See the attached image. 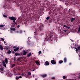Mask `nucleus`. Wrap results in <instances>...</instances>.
<instances>
[{
  "label": "nucleus",
  "instance_id": "1",
  "mask_svg": "<svg viewBox=\"0 0 80 80\" xmlns=\"http://www.w3.org/2000/svg\"><path fill=\"white\" fill-rule=\"evenodd\" d=\"M51 32H49L48 34V35H47L46 38H45V40H47V41H48V40H52L51 38H57V34H55L54 32H53L52 30Z\"/></svg>",
  "mask_w": 80,
  "mask_h": 80
},
{
  "label": "nucleus",
  "instance_id": "2",
  "mask_svg": "<svg viewBox=\"0 0 80 80\" xmlns=\"http://www.w3.org/2000/svg\"><path fill=\"white\" fill-rule=\"evenodd\" d=\"M39 27V29H38L37 28H34L33 29L34 30L36 31V32H37V31H40V32H42V31L43 30V26H40Z\"/></svg>",
  "mask_w": 80,
  "mask_h": 80
},
{
  "label": "nucleus",
  "instance_id": "3",
  "mask_svg": "<svg viewBox=\"0 0 80 80\" xmlns=\"http://www.w3.org/2000/svg\"><path fill=\"white\" fill-rule=\"evenodd\" d=\"M9 19H10L11 20H12L13 23H15V21H16V18L15 17H9Z\"/></svg>",
  "mask_w": 80,
  "mask_h": 80
},
{
  "label": "nucleus",
  "instance_id": "4",
  "mask_svg": "<svg viewBox=\"0 0 80 80\" xmlns=\"http://www.w3.org/2000/svg\"><path fill=\"white\" fill-rule=\"evenodd\" d=\"M52 20H53L52 19H51L50 20H49V21H48V20H47L46 19L45 20V22H47V23H52Z\"/></svg>",
  "mask_w": 80,
  "mask_h": 80
},
{
  "label": "nucleus",
  "instance_id": "5",
  "mask_svg": "<svg viewBox=\"0 0 80 80\" xmlns=\"http://www.w3.org/2000/svg\"><path fill=\"white\" fill-rule=\"evenodd\" d=\"M51 62L52 65H55V64L57 63V62H55V61L54 60H52Z\"/></svg>",
  "mask_w": 80,
  "mask_h": 80
},
{
  "label": "nucleus",
  "instance_id": "6",
  "mask_svg": "<svg viewBox=\"0 0 80 80\" xmlns=\"http://www.w3.org/2000/svg\"><path fill=\"white\" fill-rule=\"evenodd\" d=\"M44 65H45V66H48L49 65V62L48 61H46Z\"/></svg>",
  "mask_w": 80,
  "mask_h": 80
},
{
  "label": "nucleus",
  "instance_id": "7",
  "mask_svg": "<svg viewBox=\"0 0 80 80\" xmlns=\"http://www.w3.org/2000/svg\"><path fill=\"white\" fill-rule=\"evenodd\" d=\"M2 65L4 67H6L7 65H6V63L5 62V61H2Z\"/></svg>",
  "mask_w": 80,
  "mask_h": 80
},
{
  "label": "nucleus",
  "instance_id": "8",
  "mask_svg": "<svg viewBox=\"0 0 80 80\" xmlns=\"http://www.w3.org/2000/svg\"><path fill=\"white\" fill-rule=\"evenodd\" d=\"M10 29L11 30L10 31H14L15 32V31L16 30V29L15 28H11Z\"/></svg>",
  "mask_w": 80,
  "mask_h": 80
},
{
  "label": "nucleus",
  "instance_id": "9",
  "mask_svg": "<svg viewBox=\"0 0 80 80\" xmlns=\"http://www.w3.org/2000/svg\"><path fill=\"white\" fill-rule=\"evenodd\" d=\"M35 63L37 65H40V63L38 62V61H35ZM40 63V64H39Z\"/></svg>",
  "mask_w": 80,
  "mask_h": 80
},
{
  "label": "nucleus",
  "instance_id": "10",
  "mask_svg": "<svg viewBox=\"0 0 80 80\" xmlns=\"http://www.w3.org/2000/svg\"><path fill=\"white\" fill-rule=\"evenodd\" d=\"M4 62H5V63H6V64H8V59H7V58H5Z\"/></svg>",
  "mask_w": 80,
  "mask_h": 80
},
{
  "label": "nucleus",
  "instance_id": "11",
  "mask_svg": "<svg viewBox=\"0 0 80 80\" xmlns=\"http://www.w3.org/2000/svg\"><path fill=\"white\" fill-rule=\"evenodd\" d=\"M19 50V47H17L16 48L14 49V52H17V51H18Z\"/></svg>",
  "mask_w": 80,
  "mask_h": 80
},
{
  "label": "nucleus",
  "instance_id": "12",
  "mask_svg": "<svg viewBox=\"0 0 80 80\" xmlns=\"http://www.w3.org/2000/svg\"><path fill=\"white\" fill-rule=\"evenodd\" d=\"M67 58H64L63 59V62L64 63H66L67 62Z\"/></svg>",
  "mask_w": 80,
  "mask_h": 80
},
{
  "label": "nucleus",
  "instance_id": "13",
  "mask_svg": "<svg viewBox=\"0 0 80 80\" xmlns=\"http://www.w3.org/2000/svg\"><path fill=\"white\" fill-rule=\"evenodd\" d=\"M63 27H65V28H68V29H70V27H68V26H66V25H63Z\"/></svg>",
  "mask_w": 80,
  "mask_h": 80
},
{
  "label": "nucleus",
  "instance_id": "14",
  "mask_svg": "<svg viewBox=\"0 0 80 80\" xmlns=\"http://www.w3.org/2000/svg\"><path fill=\"white\" fill-rule=\"evenodd\" d=\"M41 77H43V78H44V77H47V74H43L41 75Z\"/></svg>",
  "mask_w": 80,
  "mask_h": 80
},
{
  "label": "nucleus",
  "instance_id": "15",
  "mask_svg": "<svg viewBox=\"0 0 80 80\" xmlns=\"http://www.w3.org/2000/svg\"><path fill=\"white\" fill-rule=\"evenodd\" d=\"M75 20V18H72L70 19V21L71 22H73Z\"/></svg>",
  "mask_w": 80,
  "mask_h": 80
},
{
  "label": "nucleus",
  "instance_id": "16",
  "mask_svg": "<svg viewBox=\"0 0 80 80\" xmlns=\"http://www.w3.org/2000/svg\"><path fill=\"white\" fill-rule=\"evenodd\" d=\"M80 46H79L78 47V49H79V53L78 54V55L80 57Z\"/></svg>",
  "mask_w": 80,
  "mask_h": 80
},
{
  "label": "nucleus",
  "instance_id": "17",
  "mask_svg": "<svg viewBox=\"0 0 80 80\" xmlns=\"http://www.w3.org/2000/svg\"><path fill=\"white\" fill-rule=\"evenodd\" d=\"M25 77L26 78H30V76L28 75V74H27L25 75Z\"/></svg>",
  "mask_w": 80,
  "mask_h": 80
},
{
  "label": "nucleus",
  "instance_id": "18",
  "mask_svg": "<svg viewBox=\"0 0 80 80\" xmlns=\"http://www.w3.org/2000/svg\"><path fill=\"white\" fill-rule=\"evenodd\" d=\"M78 29V31L77 32V33H80V26L79 27Z\"/></svg>",
  "mask_w": 80,
  "mask_h": 80
},
{
  "label": "nucleus",
  "instance_id": "19",
  "mask_svg": "<svg viewBox=\"0 0 80 80\" xmlns=\"http://www.w3.org/2000/svg\"><path fill=\"white\" fill-rule=\"evenodd\" d=\"M0 49L1 50H3V48L2 47V45H0Z\"/></svg>",
  "mask_w": 80,
  "mask_h": 80
},
{
  "label": "nucleus",
  "instance_id": "20",
  "mask_svg": "<svg viewBox=\"0 0 80 80\" xmlns=\"http://www.w3.org/2000/svg\"><path fill=\"white\" fill-rule=\"evenodd\" d=\"M15 57H16L17 56H18V55H20V53H15Z\"/></svg>",
  "mask_w": 80,
  "mask_h": 80
},
{
  "label": "nucleus",
  "instance_id": "21",
  "mask_svg": "<svg viewBox=\"0 0 80 80\" xmlns=\"http://www.w3.org/2000/svg\"><path fill=\"white\" fill-rule=\"evenodd\" d=\"M12 53V52H11V51L10 50H9L7 52V53L8 54H10V53Z\"/></svg>",
  "mask_w": 80,
  "mask_h": 80
},
{
  "label": "nucleus",
  "instance_id": "22",
  "mask_svg": "<svg viewBox=\"0 0 80 80\" xmlns=\"http://www.w3.org/2000/svg\"><path fill=\"white\" fill-rule=\"evenodd\" d=\"M28 57H30L31 56V53H29L27 55Z\"/></svg>",
  "mask_w": 80,
  "mask_h": 80
},
{
  "label": "nucleus",
  "instance_id": "23",
  "mask_svg": "<svg viewBox=\"0 0 80 80\" xmlns=\"http://www.w3.org/2000/svg\"><path fill=\"white\" fill-rule=\"evenodd\" d=\"M3 7L4 8H7V5L6 4L4 5L3 6Z\"/></svg>",
  "mask_w": 80,
  "mask_h": 80
},
{
  "label": "nucleus",
  "instance_id": "24",
  "mask_svg": "<svg viewBox=\"0 0 80 80\" xmlns=\"http://www.w3.org/2000/svg\"><path fill=\"white\" fill-rule=\"evenodd\" d=\"M23 52H24L23 53V55H27V52H25L24 51Z\"/></svg>",
  "mask_w": 80,
  "mask_h": 80
},
{
  "label": "nucleus",
  "instance_id": "25",
  "mask_svg": "<svg viewBox=\"0 0 80 80\" xmlns=\"http://www.w3.org/2000/svg\"><path fill=\"white\" fill-rule=\"evenodd\" d=\"M63 61L60 60L59 62V63H60V64H61V63H63Z\"/></svg>",
  "mask_w": 80,
  "mask_h": 80
},
{
  "label": "nucleus",
  "instance_id": "26",
  "mask_svg": "<svg viewBox=\"0 0 80 80\" xmlns=\"http://www.w3.org/2000/svg\"><path fill=\"white\" fill-rule=\"evenodd\" d=\"M5 27V25H0V27L1 28H2V27Z\"/></svg>",
  "mask_w": 80,
  "mask_h": 80
},
{
  "label": "nucleus",
  "instance_id": "27",
  "mask_svg": "<svg viewBox=\"0 0 80 80\" xmlns=\"http://www.w3.org/2000/svg\"><path fill=\"white\" fill-rule=\"evenodd\" d=\"M62 78H63V79H66V78H67V77L65 76H63Z\"/></svg>",
  "mask_w": 80,
  "mask_h": 80
},
{
  "label": "nucleus",
  "instance_id": "28",
  "mask_svg": "<svg viewBox=\"0 0 80 80\" xmlns=\"http://www.w3.org/2000/svg\"><path fill=\"white\" fill-rule=\"evenodd\" d=\"M76 49V52H78V50L79 51V49H78V48H75Z\"/></svg>",
  "mask_w": 80,
  "mask_h": 80
},
{
  "label": "nucleus",
  "instance_id": "29",
  "mask_svg": "<svg viewBox=\"0 0 80 80\" xmlns=\"http://www.w3.org/2000/svg\"><path fill=\"white\" fill-rule=\"evenodd\" d=\"M16 60H17V59H16V58L14 57L13 58V61H14V62H15V61H16Z\"/></svg>",
  "mask_w": 80,
  "mask_h": 80
},
{
  "label": "nucleus",
  "instance_id": "30",
  "mask_svg": "<svg viewBox=\"0 0 80 80\" xmlns=\"http://www.w3.org/2000/svg\"><path fill=\"white\" fill-rule=\"evenodd\" d=\"M12 3H16V2H15V0H12Z\"/></svg>",
  "mask_w": 80,
  "mask_h": 80
},
{
  "label": "nucleus",
  "instance_id": "31",
  "mask_svg": "<svg viewBox=\"0 0 80 80\" xmlns=\"http://www.w3.org/2000/svg\"><path fill=\"white\" fill-rule=\"evenodd\" d=\"M49 18H50V17H48L46 18V20H49Z\"/></svg>",
  "mask_w": 80,
  "mask_h": 80
},
{
  "label": "nucleus",
  "instance_id": "32",
  "mask_svg": "<svg viewBox=\"0 0 80 80\" xmlns=\"http://www.w3.org/2000/svg\"><path fill=\"white\" fill-rule=\"evenodd\" d=\"M28 75H31V72H28Z\"/></svg>",
  "mask_w": 80,
  "mask_h": 80
},
{
  "label": "nucleus",
  "instance_id": "33",
  "mask_svg": "<svg viewBox=\"0 0 80 80\" xmlns=\"http://www.w3.org/2000/svg\"><path fill=\"white\" fill-rule=\"evenodd\" d=\"M75 19H78V16H76L75 17Z\"/></svg>",
  "mask_w": 80,
  "mask_h": 80
},
{
  "label": "nucleus",
  "instance_id": "34",
  "mask_svg": "<svg viewBox=\"0 0 80 80\" xmlns=\"http://www.w3.org/2000/svg\"><path fill=\"white\" fill-rule=\"evenodd\" d=\"M15 64H13L12 66V67H15Z\"/></svg>",
  "mask_w": 80,
  "mask_h": 80
},
{
  "label": "nucleus",
  "instance_id": "35",
  "mask_svg": "<svg viewBox=\"0 0 80 80\" xmlns=\"http://www.w3.org/2000/svg\"><path fill=\"white\" fill-rule=\"evenodd\" d=\"M34 35H37V33L36 32V31H35L34 32Z\"/></svg>",
  "mask_w": 80,
  "mask_h": 80
},
{
  "label": "nucleus",
  "instance_id": "36",
  "mask_svg": "<svg viewBox=\"0 0 80 80\" xmlns=\"http://www.w3.org/2000/svg\"><path fill=\"white\" fill-rule=\"evenodd\" d=\"M5 48L6 50H8V48L7 46H6L5 47Z\"/></svg>",
  "mask_w": 80,
  "mask_h": 80
},
{
  "label": "nucleus",
  "instance_id": "37",
  "mask_svg": "<svg viewBox=\"0 0 80 80\" xmlns=\"http://www.w3.org/2000/svg\"><path fill=\"white\" fill-rule=\"evenodd\" d=\"M19 32L20 33H22V30H20Z\"/></svg>",
  "mask_w": 80,
  "mask_h": 80
},
{
  "label": "nucleus",
  "instance_id": "38",
  "mask_svg": "<svg viewBox=\"0 0 80 80\" xmlns=\"http://www.w3.org/2000/svg\"><path fill=\"white\" fill-rule=\"evenodd\" d=\"M16 80H18V79H19V78L18 77H16Z\"/></svg>",
  "mask_w": 80,
  "mask_h": 80
},
{
  "label": "nucleus",
  "instance_id": "39",
  "mask_svg": "<svg viewBox=\"0 0 80 80\" xmlns=\"http://www.w3.org/2000/svg\"><path fill=\"white\" fill-rule=\"evenodd\" d=\"M51 79H52V80H55V77H52L51 78Z\"/></svg>",
  "mask_w": 80,
  "mask_h": 80
},
{
  "label": "nucleus",
  "instance_id": "40",
  "mask_svg": "<svg viewBox=\"0 0 80 80\" xmlns=\"http://www.w3.org/2000/svg\"><path fill=\"white\" fill-rule=\"evenodd\" d=\"M63 32H67V30H63Z\"/></svg>",
  "mask_w": 80,
  "mask_h": 80
},
{
  "label": "nucleus",
  "instance_id": "41",
  "mask_svg": "<svg viewBox=\"0 0 80 80\" xmlns=\"http://www.w3.org/2000/svg\"><path fill=\"white\" fill-rule=\"evenodd\" d=\"M41 53H42V51H39V52H38L39 54H41Z\"/></svg>",
  "mask_w": 80,
  "mask_h": 80
},
{
  "label": "nucleus",
  "instance_id": "42",
  "mask_svg": "<svg viewBox=\"0 0 80 80\" xmlns=\"http://www.w3.org/2000/svg\"><path fill=\"white\" fill-rule=\"evenodd\" d=\"M3 17H6V18H7V16L6 15H3Z\"/></svg>",
  "mask_w": 80,
  "mask_h": 80
},
{
  "label": "nucleus",
  "instance_id": "43",
  "mask_svg": "<svg viewBox=\"0 0 80 80\" xmlns=\"http://www.w3.org/2000/svg\"><path fill=\"white\" fill-rule=\"evenodd\" d=\"M18 77L19 78H22V77L21 76H19Z\"/></svg>",
  "mask_w": 80,
  "mask_h": 80
},
{
  "label": "nucleus",
  "instance_id": "44",
  "mask_svg": "<svg viewBox=\"0 0 80 80\" xmlns=\"http://www.w3.org/2000/svg\"><path fill=\"white\" fill-rule=\"evenodd\" d=\"M58 12H60V8H58Z\"/></svg>",
  "mask_w": 80,
  "mask_h": 80
},
{
  "label": "nucleus",
  "instance_id": "45",
  "mask_svg": "<svg viewBox=\"0 0 80 80\" xmlns=\"http://www.w3.org/2000/svg\"><path fill=\"white\" fill-rule=\"evenodd\" d=\"M13 48H17V47H16L15 46H14L13 47Z\"/></svg>",
  "mask_w": 80,
  "mask_h": 80
},
{
  "label": "nucleus",
  "instance_id": "46",
  "mask_svg": "<svg viewBox=\"0 0 80 80\" xmlns=\"http://www.w3.org/2000/svg\"><path fill=\"white\" fill-rule=\"evenodd\" d=\"M1 40L2 41H4V39L3 38H1Z\"/></svg>",
  "mask_w": 80,
  "mask_h": 80
},
{
  "label": "nucleus",
  "instance_id": "47",
  "mask_svg": "<svg viewBox=\"0 0 80 80\" xmlns=\"http://www.w3.org/2000/svg\"><path fill=\"white\" fill-rule=\"evenodd\" d=\"M0 70L2 71L1 73H2L3 72H2V69H1V68H0Z\"/></svg>",
  "mask_w": 80,
  "mask_h": 80
},
{
  "label": "nucleus",
  "instance_id": "48",
  "mask_svg": "<svg viewBox=\"0 0 80 80\" xmlns=\"http://www.w3.org/2000/svg\"><path fill=\"white\" fill-rule=\"evenodd\" d=\"M16 33H19V31H17L16 32Z\"/></svg>",
  "mask_w": 80,
  "mask_h": 80
},
{
  "label": "nucleus",
  "instance_id": "49",
  "mask_svg": "<svg viewBox=\"0 0 80 80\" xmlns=\"http://www.w3.org/2000/svg\"><path fill=\"white\" fill-rule=\"evenodd\" d=\"M20 27V25H18V26H17V28H19Z\"/></svg>",
  "mask_w": 80,
  "mask_h": 80
},
{
  "label": "nucleus",
  "instance_id": "50",
  "mask_svg": "<svg viewBox=\"0 0 80 80\" xmlns=\"http://www.w3.org/2000/svg\"><path fill=\"white\" fill-rule=\"evenodd\" d=\"M14 23H15V25H17V23H15V22H14Z\"/></svg>",
  "mask_w": 80,
  "mask_h": 80
},
{
  "label": "nucleus",
  "instance_id": "51",
  "mask_svg": "<svg viewBox=\"0 0 80 80\" xmlns=\"http://www.w3.org/2000/svg\"><path fill=\"white\" fill-rule=\"evenodd\" d=\"M12 53H15V52H14V51H12Z\"/></svg>",
  "mask_w": 80,
  "mask_h": 80
},
{
  "label": "nucleus",
  "instance_id": "52",
  "mask_svg": "<svg viewBox=\"0 0 80 80\" xmlns=\"http://www.w3.org/2000/svg\"><path fill=\"white\" fill-rule=\"evenodd\" d=\"M78 78H79V79H80V77L79 76L78 77Z\"/></svg>",
  "mask_w": 80,
  "mask_h": 80
},
{
  "label": "nucleus",
  "instance_id": "53",
  "mask_svg": "<svg viewBox=\"0 0 80 80\" xmlns=\"http://www.w3.org/2000/svg\"><path fill=\"white\" fill-rule=\"evenodd\" d=\"M11 31V33H12V31Z\"/></svg>",
  "mask_w": 80,
  "mask_h": 80
},
{
  "label": "nucleus",
  "instance_id": "54",
  "mask_svg": "<svg viewBox=\"0 0 80 80\" xmlns=\"http://www.w3.org/2000/svg\"><path fill=\"white\" fill-rule=\"evenodd\" d=\"M66 10V9H65L64 10V12H65V11H66V10Z\"/></svg>",
  "mask_w": 80,
  "mask_h": 80
},
{
  "label": "nucleus",
  "instance_id": "55",
  "mask_svg": "<svg viewBox=\"0 0 80 80\" xmlns=\"http://www.w3.org/2000/svg\"><path fill=\"white\" fill-rule=\"evenodd\" d=\"M4 43H6V42H5L4 41Z\"/></svg>",
  "mask_w": 80,
  "mask_h": 80
},
{
  "label": "nucleus",
  "instance_id": "56",
  "mask_svg": "<svg viewBox=\"0 0 80 80\" xmlns=\"http://www.w3.org/2000/svg\"><path fill=\"white\" fill-rule=\"evenodd\" d=\"M43 35V33H41V35Z\"/></svg>",
  "mask_w": 80,
  "mask_h": 80
},
{
  "label": "nucleus",
  "instance_id": "57",
  "mask_svg": "<svg viewBox=\"0 0 80 80\" xmlns=\"http://www.w3.org/2000/svg\"><path fill=\"white\" fill-rule=\"evenodd\" d=\"M33 72L35 71V70H32Z\"/></svg>",
  "mask_w": 80,
  "mask_h": 80
},
{
  "label": "nucleus",
  "instance_id": "58",
  "mask_svg": "<svg viewBox=\"0 0 80 80\" xmlns=\"http://www.w3.org/2000/svg\"><path fill=\"white\" fill-rule=\"evenodd\" d=\"M9 0V1H11V0Z\"/></svg>",
  "mask_w": 80,
  "mask_h": 80
},
{
  "label": "nucleus",
  "instance_id": "59",
  "mask_svg": "<svg viewBox=\"0 0 80 80\" xmlns=\"http://www.w3.org/2000/svg\"><path fill=\"white\" fill-rule=\"evenodd\" d=\"M33 77H34V75H33Z\"/></svg>",
  "mask_w": 80,
  "mask_h": 80
},
{
  "label": "nucleus",
  "instance_id": "60",
  "mask_svg": "<svg viewBox=\"0 0 80 80\" xmlns=\"http://www.w3.org/2000/svg\"><path fill=\"white\" fill-rule=\"evenodd\" d=\"M0 45H1V44H0Z\"/></svg>",
  "mask_w": 80,
  "mask_h": 80
},
{
  "label": "nucleus",
  "instance_id": "61",
  "mask_svg": "<svg viewBox=\"0 0 80 80\" xmlns=\"http://www.w3.org/2000/svg\"><path fill=\"white\" fill-rule=\"evenodd\" d=\"M69 11H70V9H69Z\"/></svg>",
  "mask_w": 80,
  "mask_h": 80
},
{
  "label": "nucleus",
  "instance_id": "62",
  "mask_svg": "<svg viewBox=\"0 0 80 80\" xmlns=\"http://www.w3.org/2000/svg\"><path fill=\"white\" fill-rule=\"evenodd\" d=\"M25 31H24V32H25Z\"/></svg>",
  "mask_w": 80,
  "mask_h": 80
},
{
  "label": "nucleus",
  "instance_id": "63",
  "mask_svg": "<svg viewBox=\"0 0 80 80\" xmlns=\"http://www.w3.org/2000/svg\"><path fill=\"white\" fill-rule=\"evenodd\" d=\"M73 41H72V42Z\"/></svg>",
  "mask_w": 80,
  "mask_h": 80
},
{
  "label": "nucleus",
  "instance_id": "64",
  "mask_svg": "<svg viewBox=\"0 0 80 80\" xmlns=\"http://www.w3.org/2000/svg\"><path fill=\"white\" fill-rule=\"evenodd\" d=\"M73 41H72V42Z\"/></svg>",
  "mask_w": 80,
  "mask_h": 80
}]
</instances>
